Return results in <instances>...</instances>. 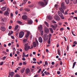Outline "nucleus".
Instances as JSON below:
<instances>
[{"label": "nucleus", "instance_id": "59", "mask_svg": "<svg viewBox=\"0 0 77 77\" xmlns=\"http://www.w3.org/2000/svg\"><path fill=\"white\" fill-rule=\"evenodd\" d=\"M38 74H36L34 76V77H38Z\"/></svg>", "mask_w": 77, "mask_h": 77}, {"label": "nucleus", "instance_id": "64", "mask_svg": "<svg viewBox=\"0 0 77 77\" xmlns=\"http://www.w3.org/2000/svg\"><path fill=\"white\" fill-rule=\"evenodd\" d=\"M73 19H76L77 20V17H74L73 18Z\"/></svg>", "mask_w": 77, "mask_h": 77}, {"label": "nucleus", "instance_id": "5", "mask_svg": "<svg viewBox=\"0 0 77 77\" xmlns=\"http://www.w3.org/2000/svg\"><path fill=\"white\" fill-rule=\"evenodd\" d=\"M24 32L23 31H21L19 34V37L20 38H21L24 36Z\"/></svg>", "mask_w": 77, "mask_h": 77}, {"label": "nucleus", "instance_id": "24", "mask_svg": "<svg viewBox=\"0 0 77 77\" xmlns=\"http://www.w3.org/2000/svg\"><path fill=\"white\" fill-rule=\"evenodd\" d=\"M59 9L60 10V11H61L63 14H64V10H63V9H62V8H60Z\"/></svg>", "mask_w": 77, "mask_h": 77}, {"label": "nucleus", "instance_id": "39", "mask_svg": "<svg viewBox=\"0 0 77 77\" xmlns=\"http://www.w3.org/2000/svg\"><path fill=\"white\" fill-rule=\"evenodd\" d=\"M51 34H49V38H51Z\"/></svg>", "mask_w": 77, "mask_h": 77}, {"label": "nucleus", "instance_id": "57", "mask_svg": "<svg viewBox=\"0 0 77 77\" xmlns=\"http://www.w3.org/2000/svg\"><path fill=\"white\" fill-rule=\"evenodd\" d=\"M12 53H11L10 54V57H12Z\"/></svg>", "mask_w": 77, "mask_h": 77}, {"label": "nucleus", "instance_id": "11", "mask_svg": "<svg viewBox=\"0 0 77 77\" xmlns=\"http://www.w3.org/2000/svg\"><path fill=\"white\" fill-rule=\"evenodd\" d=\"M22 18L24 20H26L27 19V16L26 15H23L22 17Z\"/></svg>", "mask_w": 77, "mask_h": 77}, {"label": "nucleus", "instance_id": "22", "mask_svg": "<svg viewBox=\"0 0 77 77\" xmlns=\"http://www.w3.org/2000/svg\"><path fill=\"white\" fill-rule=\"evenodd\" d=\"M29 35H30V32H28L27 33V34H26V35H25V38H27L29 37Z\"/></svg>", "mask_w": 77, "mask_h": 77}, {"label": "nucleus", "instance_id": "18", "mask_svg": "<svg viewBox=\"0 0 77 77\" xmlns=\"http://www.w3.org/2000/svg\"><path fill=\"white\" fill-rule=\"evenodd\" d=\"M28 23L29 24H33V21L32 20H29L28 21Z\"/></svg>", "mask_w": 77, "mask_h": 77}, {"label": "nucleus", "instance_id": "36", "mask_svg": "<svg viewBox=\"0 0 77 77\" xmlns=\"http://www.w3.org/2000/svg\"><path fill=\"white\" fill-rule=\"evenodd\" d=\"M47 18H48L49 20H51V19L52 18L51 17H47Z\"/></svg>", "mask_w": 77, "mask_h": 77}, {"label": "nucleus", "instance_id": "14", "mask_svg": "<svg viewBox=\"0 0 77 77\" xmlns=\"http://www.w3.org/2000/svg\"><path fill=\"white\" fill-rule=\"evenodd\" d=\"M4 15L5 16H8L9 15V12L6 11L4 13Z\"/></svg>", "mask_w": 77, "mask_h": 77}, {"label": "nucleus", "instance_id": "4", "mask_svg": "<svg viewBox=\"0 0 77 77\" xmlns=\"http://www.w3.org/2000/svg\"><path fill=\"white\" fill-rule=\"evenodd\" d=\"M35 42H33L32 44L33 45V46L34 47H36V45L37 46H38L39 45V43H38V41L37 40H35Z\"/></svg>", "mask_w": 77, "mask_h": 77}, {"label": "nucleus", "instance_id": "50", "mask_svg": "<svg viewBox=\"0 0 77 77\" xmlns=\"http://www.w3.org/2000/svg\"><path fill=\"white\" fill-rule=\"evenodd\" d=\"M67 51H69V48H68V45H67Z\"/></svg>", "mask_w": 77, "mask_h": 77}, {"label": "nucleus", "instance_id": "31", "mask_svg": "<svg viewBox=\"0 0 77 77\" xmlns=\"http://www.w3.org/2000/svg\"><path fill=\"white\" fill-rule=\"evenodd\" d=\"M17 23H19V24H22V22H21L20 20H18L17 21Z\"/></svg>", "mask_w": 77, "mask_h": 77}, {"label": "nucleus", "instance_id": "48", "mask_svg": "<svg viewBox=\"0 0 77 77\" xmlns=\"http://www.w3.org/2000/svg\"><path fill=\"white\" fill-rule=\"evenodd\" d=\"M41 68H40V69H39V70H38V73H39V72H41Z\"/></svg>", "mask_w": 77, "mask_h": 77}, {"label": "nucleus", "instance_id": "19", "mask_svg": "<svg viewBox=\"0 0 77 77\" xmlns=\"http://www.w3.org/2000/svg\"><path fill=\"white\" fill-rule=\"evenodd\" d=\"M25 70V68H22L20 70V72L21 73H23L24 72V71Z\"/></svg>", "mask_w": 77, "mask_h": 77}, {"label": "nucleus", "instance_id": "20", "mask_svg": "<svg viewBox=\"0 0 77 77\" xmlns=\"http://www.w3.org/2000/svg\"><path fill=\"white\" fill-rule=\"evenodd\" d=\"M13 33H14V32H13L12 31H10L8 34V36H11V35H12Z\"/></svg>", "mask_w": 77, "mask_h": 77}, {"label": "nucleus", "instance_id": "63", "mask_svg": "<svg viewBox=\"0 0 77 77\" xmlns=\"http://www.w3.org/2000/svg\"><path fill=\"white\" fill-rule=\"evenodd\" d=\"M13 15H14V14H13L11 13V17H13Z\"/></svg>", "mask_w": 77, "mask_h": 77}, {"label": "nucleus", "instance_id": "56", "mask_svg": "<svg viewBox=\"0 0 77 77\" xmlns=\"http://www.w3.org/2000/svg\"><path fill=\"white\" fill-rule=\"evenodd\" d=\"M12 29V26H9V29Z\"/></svg>", "mask_w": 77, "mask_h": 77}, {"label": "nucleus", "instance_id": "55", "mask_svg": "<svg viewBox=\"0 0 77 77\" xmlns=\"http://www.w3.org/2000/svg\"><path fill=\"white\" fill-rule=\"evenodd\" d=\"M2 53H4V54H7V53H6V52L3 51Z\"/></svg>", "mask_w": 77, "mask_h": 77}, {"label": "nucleus", "instance_id": "42", "mask_svg": "<svg viewBox=\"0 0 77 77\" xmlns=\"http://www.w3.org/2000/svg\"><path fill=\"white\" fill-rule=\"evenodd\" d=\"M7 11V12H9V8H7V11Z\"/></svg>", "mask_w": 77, "mask_h": 77}, {"label": "nucleus", "instance_id": "21", "mask_svg": "<svg viewBox=\"0 0 77 77\" xmlns=\"http://www.w3.org/2000/svg\"><path fill=\"white\" fill-rule=\"evenodd\" d=\"M10 75L11 77H13L14 76V72H11L10 73Z\"/></svg>", "mask_w": 77, "mask_h": 77}, {"label": "nucleus", "instance_id": "44", "mask_svg": "<svg viewBox=\"0 0 77 77\" xmlns=\"http://www.w3.org/2000/svg\"><path fill=\"white\" fill-rule=\"evenodd\" d=\"M60 65H62V64H63V63H62V61H60Z\"/></svg>", "mask_w": 77, "mask_h": 77}, {"label": "nucleus", "instance_id": "45", "mask_svg": "<svg viewBox=\"0 0 77 77\" xmlns=\"http://www.w3.org/2000/svg\"><path fill=\"white\" fill-rule=\"evenodd\" d=\"M72 18H71L70 17V18H69L68 19V20L69 21H70V20H72Z\"/></svg>", "mask_w": 77, "mask_h": 77}, {"label": "nucleus", "instance_id": "26", "mask_svg": "<svg viewBox=\"0 0 77 77\" xmlns=\"http://www.w3.org/2000/svg\"><path fill=\"white\" fill-rule=\"evenodd\" d=\"M65 2L67 5H68L69 3V0H65Z\"/></svg>", "mask_w": 77, "mask_h": 77}, {"label": "nucleus", "instance_id": "37", "mask_svg": "<svg viewBox=\"0 0 77 77\" xmlns=\"http://www.w3.org/2000/svg\"><path fill=\"white\" fill-rule=\"evenodd\" d=\"M52 23H53L54 24H55L56 23V22L55 21H54V20H53L52 21Z\"/></svg>", "mask_w": 77, "mask_h": 77}, {"label": "nucleus", "instance_id": "46", "mask_svg": "<svg viewBox=\"0 0 77 77\" xmlns=\"http://www.w3.org/2000/svg\"><path fill=\"white\" fill-rule=\"evenodd\" d=\"M73 44H77V42H76V41H75L73 42Z\"/></svg>", "mask_w": 77, "mask_h": 77}, {"label": "nucleus", "instance_id": "60", "mask_svg": "<svg viewBox=\"0 0 77 77\" xmlns=\"http://www.w3.org/2000/svg\"><path fill=\"white\" fill-rule=\"evenodd\" d=\"M3 13V11H2L0 10V14H2Z\"/></svg>", "mask_w": 77, "mask_h": 77}, {"label": "nucleus", "instance_id": "28", "mask_svg": "<svg viewBox=\"0 0 77 77\" xmlns=\"http://www.w3.org/2000/svg\"><path fill=\"white\" fill-rule=\"evenodd\" d=\"M76 64V62H75L73 63V66H72L73 69H74V68L75 65Z\"/></svg>", "mask_w": 77, "mask_h": 77}, {"label": "nucleus", "instance_id": "16", "mask_svg": "<svg viewBox=\"0 0 77 77\" xmlns=\"http://www.w3.org/2000/svg\"><path fill=\"white\" fill-rule=\"evenodd\" d=\"M38 29L40 31L42 30V25H40L38 27Z\"/></svg>", "mask_w": 77, "mask_h": 77}, {"label": "nucleus", "instance_id": "25", "mask_svg": "<svg viewBox=\"0 0 77 77\" xmlns=\"http://www.w3.org/2000/svg\"><path fill=\"white\" fill-rule=\"evenodd\" d=\"M49 29L50 30V32L52 33V34L53 33V28H49Z\"/></svg>", "mask_w": 77, "mask_h": 77}, {"label": "nucleus", "instance_id": "15", "mask_svg": "<svg viewBox=\"0 0 77 77\" xmlns=\"http://www.w3.org/2000/svg\"><path fill=\"white\" fill-rule=\"evenodd\" d=\"M7 9V7H4L1 8V10L2 11H5Z\"/></svg>", "mask_w": 77, "mask_h": 77}, {"label": "nucleus", "instance_id": "32", "mask_svg": "<svg viewBox=\"0 0 77 77\" xmlns=\"http://www.w3.org/2000/svg\"><path fill=\"white\" fill-rule=\"evenodd\" d=\"M15 77H20V76L18 74H16L14 76Z\"/></svg>", "mask_w": 77, "mask_h": 77}, {"label": "nucleus", "instance_id": "41", "mask_svg": "<svg viewBox=\"0 0 77 77\" xmlns=\"http://www.w3.org/2000/svg\"><path fill=\"white\" fill-rule=\"evenodd\" d=\"M6 59V57H4L3 58V60H5Z\"/></svg>", "mask_w": 77, "mask_h": 77}, {"label": "nucleus", "instance_id": "3", "mask_svg": "<svg viewBox=\"0 0 77 77\" xmlns=\"http://www.w3.org/2000/svg\"><path fill=\"white\" fill-rule=\"evenodd\" d=\"M50 27H52L53 29L54 30H55L57 27V24H54V26L53 25H51L50 26Z\"/></svg>", "mask_w": 77, "mask_h": 77}, {"label": "nucleus", "instance_id": "12", "mask_svg": "<svg viewBox=\"0 0 77 77\" xmlns=\"http://www.w3.org/2000/svg\"><path fill=\"white\" fill-rule=\"evenodd\" d=\"M30 72V69L29 68L26 69L25 70V73L26 74H28Z\"/></svg>", "mask_w": 77, "mask_h": 77}, {"label": "nucleus", "instance_id": "34", "mask_svg": "<svg viewBox=\"0 0 77 77\" xmlns=\"http://www.w3.org/2000/svg\"><path fill=\"white\" fill-rule=\"evenodd\" d=\"M41 35H43V33H44V31L43 30L41 31Z\"/></svg>", "mask_w": 77, "mask_h": 77}, {"label": "nucleus", "instance_id": "1", "mask_svg": "<svg viewBox=\"0 0 77 77\" xmlns=\"http://www.w3.org/2000/svg\"><path fill=\"white\" fill-rule=\"evenodd\" d=\"M44 2H40L38 3V5L40 6H46L48 4V0H43Z\"/></svg>", "mask_w": 77, "mask_h": 77}, {"label": "nucleus", "instance_id": "38", "mask_svg": "<svg viewBox=\"0 0 77 77\" xmlns=\"http://www.w3.org/2000/svg\"><path fill=\"white\" fill-rule=\"evenodd\" d=\"M45 65H46V66H48V63L46 61L45 62Z\"/></svg>", "mask_w": 77, "mask_h": 77}, {"label": "nucleus", "instance_id": "52", "mask_svg": "<svg viewBox=\"0 0 77 77\" xmlns=\"http://www.w3.org/2000/svg\"><path fill=\"white\" fill-rule=\"evenodd\" d=\"M22 65H23V63H20L19 64L20 66H22Z\"/></svg>", "mask_w": 77, "mask_h": 77}, {"label": "nucleus", "instance_id": "43", "mask_svg": "<svg viewBox=\"0 0 77 77\" xmlns=\"http://www.w3.org/2000/svg\"><path fill=\"white\" fill-rule=\"evenodd\" d=\"M23 65H26V64H27V63H26V62H23Z\"/></svg>", "mask_w": 77, "mask_h": 77}, {"label": "nucleus", "instance_id": "33", "mask_svg": "<svg viewBox=\"0 0 77 77\" xmlns=\"http://www.w3.org/2000/svg\"><path fill=\"white\" fill-rule=\"evenodd\" d=\"M57 52H58V55H60V52L59 51V49H58L57 50Z\"/></svg>", "mask_w": 77, "mask_h": 77}, {"label": "nucleus", "instance_id": "8", "mask_svg": "<svg viewBox=\"0 0 77 77\" xmlns=\"http://www.w3.org/2000/svg\"><path fill=\"white\" fill-rule=\"evenodd\" d=\"M48 39V35L47 34L44 35V39L45 41H47Z\"/></svg>", "mask_w": 77, "mask_h": 77}, {"label": "nucleus", "instance_id": "51", "mask_svg": "<svg viewBox=\"0 0 77 77\" xmlns=\"http://www.w3.org/2000/svg\"><path fill=\"white\" fill-rule=\"evenodd\" d=\"M60 30H61V31H63V28H61L60 29Z\"/></svg>", "mask_w": 77, "mask_h": 77}, {"label": "nucleus", "instance_id": "7", "mask_svg": "<svg viewBox=\"0 0 77 77\" xmlns=\"http://www.w3.org/2000/svg\"><path fill=\"white\" fill-rule=\"evenodd\" d=\"M54 18L56 20H57L58 21H60V19L59 16L57 15H55L54 17Z\"/></svg>", "mask_w": 77, "mask_h": 77}, {"label": "nucleus", "instance_id": "10", "mask_svg": "<svg viewBox=\"0 0 77 77\" xmlns=\"http://www.w3.org/2000/svg\"><path fill=\"white\" fill-rule=\"evenodd\" d=\"M45 32L46 33H49V29L47 28H45Z\"/></svg>", "mask_w": 77, "mask_h": 77}, {"label": "nucleus", "instance_id": "13", "mask_svg": "<svg viewBox=\"0 0 77 77\" xmlns=\"http://www.w3.org/2000/svg\"><path fill=\"white\" fill-rule=\"evenodd\" d=\"M38 41L40 43H42L43 41V40H42V38L41 37H40L38 38Z\"/></svg>", "mask_w": 77, "mask_h": 77}, {"label": "nucleus", "instance_id": "61", "mask_svg": "<svg viewBox=\"0 0 77 77\" xmlns=\"http://www.w3.org/2000/svg\"><path fill=\"white\" fill-rule=\"evenodd\" d=\"M57 74H60V72H59V71H58L57 72Z\"/></svg>", "mask_w": 77, "mask_h": 77}, {"label": "nucleus", "instance_id": "40", "mask_svg": "<svg viewBox=\"0 0 77 77\" xmlns=\"http://www.w3.org/2000/svg\"><path fill=\"white\" fill-rule=\"evenodd\" d=\"M3 62L2 61L1 63H0V65H3Z\"/></svg>", "mask_w": 77, "mask_h": 77}, {"label": "nucleus", "instance_id": "17", "mask_svg": "<svg viewBox=\"0 0 77 77\" xmlns=\"http://www.w3.org/2000/svg\"><path fill=\"white\" fill-rule=\"evenodd\" d=\"M1 29L2 31H3V32H5L6 30V28L4 27H1Z\"/></svg>", "mask_w": 77, "mask_h": 77}, {"label": "nucleus", "instance_id": "49", "mask_svg": "<svg viewBox=\"0 0 77 77\" xmlns=\"http://www.w3.org/2000/svg\"><path fill=\"white\" fill-rule=\"evenodd\" d=\"M33 61H36V59L35 58H33Z\"/></svg>", "mask_w": 77, "mask_h": 77}, {"label": "nucleus", "instance_id": "35", "mask_svg": "<svg viewBox=\"0 0 77 77\" xmlns=\"http://www.w3.org/2000/svg\"><path fill=\"white\" fill-rule=\"evenodd\" d=\"M73 3L75 4V5L77 4V2L76 1H73Z\"/></svg>", "mask_w": 77, "mask_h": 77}, {"label": "nucleus", "instance_id": "29", "mask_svg": "<svg viewBox=\"0 0 77 77\" xmlns=\"http://www.w3.org/2000/svg\"><path fill=\"white\" fill-rule=\"evenodd\" d=\"M45 23L46 24V26L47 27H49V24L46 22H45Z\"/></svg>", "mask_w": 77, "mask_h": 77}, {"label": "nucleus", "instance_id": "27", "mask_svg": "<svg viewBox=\"0 0 77 77\" xmlns=\"http://www.w3.org/2000/svg\"><path fill=\"white\" fill-rule=\"evenodd\" d=\"M27 39H24L23 40V43H26V42H27Z\"/></svg>", "mask_w": 77, "mask_h": 77}, {"label": "nucleus", "instance_id": "30", "mask_svg": "<svg viewBox=\"0 0 77 77\" xmlns=\"http://www.w3.org/2000/svg\"><path fill=\"white\" fill-rule=\"evenodd\" d=\"M24 10L25 11H26V12H29V11H30V10L27 8H25L24 9Z\"/></svg>", "mask_w": 77, "mask_h": 77}, {"label": "nucleus", "instance_id": "53", "mask_svg": "<svg viewBox=\"0 0 77 77\" xmlns=\"http://www.w3.org/2000/svg\"><path fill=\"white\" fill-rule=\"evenodd\" d=\"M13 3L14 5H17V2H15V1H14V2H13Z\"/></svg>", "mask_w": 77, "mask_h": 77}, {"label": "nucleus", "instance_id": "58", "mask_svg": "<svg viewBox=\"0 0 77 77\" xmlns=\"http://www.w3.org/2000/svg\"><path fill=\"white\" fill-rule=\"evenodd\" d=\"M51 64L53 65H54V62H52Z\"/></svg>", "mask_w": 77, "mask_h": 77}, {"label": "nucleus", "instance_id": "62", "mask_svg": "<svg viewBox=\"0 0 77 77\" xmlns=\"http://www.w3.org/2000/svg\"><path fill=\"white\" fill-rule=\"evenodd\" d=\"M17 54L19 55L20 54V52L19 51H17Z\"/></svg>", "mask_w": 77, "mask_h": 77}, {"label": "nucleus", "instance_id": "6", "mask_svg": "<svg viewBox=\"0 0 77 77\" xmlns=\"http://www.w3.org/2000/svg\"><path fill=\"white\" fill-rule=\"evenodd\" d=\"M58 14L59 16L60 17L61 19H64V17L63 16V14H62V13L60 11H58Z\"/></svg>", "mask_w": 77, "mask_h": 77}, {"label": "nucleus", "instance_id": "9", "mask_svg": "<svg viewBox=\"0 0 77 77\" xmlns=\"http://www.w3.org/2000/svg\"><path fill=\"white\" fill-rule=\"evenodd\" d=\"M61 7L64 9H66V7L64 5V2L61 3Z\"/></svg>", "mask_w": 77, "mask_h": 77}, {"label": "nucleus", "instance_id": "23", "mask_svg": "<svg viewBox=\"0 0 77 77\" xmlns=\"http://www.w3.org/2000/svg\"><path fill=\"white\" fill-rule=\"evenodd\" d=\"M18 25H17L16 26L14 29V30L15 31V30H17V29H18Z\"/></svg>", "mask_w": 77, "mask_h": 77}, {"label": "nucleus", "instance_id": "47", "mask_svg": "<svg viewBox=\"0 0 77 77\" xmlns=\"http://www.w3.org/2000/svg\"><path fill=\"white\" fill-rule=\"evenodd\" d=\"M67 11H66L64 13L65 15H68V13Z\"/></svg>", "mask_w": 77, "mask_h": 77}, {"label": "nucleus", "instance_id": "54", "mask_svg": "<svg viewBox=\"0 0 77 77\" xmlns=\"http://www.w3.org/2000/svg\"><path fill=\"white\" fill-rule=\"evenodd\" d=\"M45 74L46 75H48V74H47V71H45L44 72Z\"/></svg>", "mask_w": 77, "mask_h": 77}, {"label": "nucleus", "instance_id": "2", "mask_svg": "<svg viewBox=\"0 0 77 77\" xmlns=\"http://www.w3.org/2000/svg\"><path fill=\"white\" fill-rule=\"evenodd\" d=\"M33 48V47L32 46L31 48H30V46L29 45H28V44H26L25 45L24 47V50L26 51H27L29 49H32Z\"/></svg>", "mask_w": 77, "mask_h": 77}]
</instances>
